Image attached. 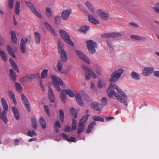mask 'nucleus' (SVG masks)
Wrapping results in <instances>:
<instances>
[{"instance_id": "obj_23", "label": "nucleus", "mask_w": 159, "mask_h": 159, "mask_svg": "<svg viewBox=\"0 0 159 159\" xmlns=\"http://www.w3.org/2000/svg\"><path fill=\"white\" fill-rule=\"evenodd\" d=\"M91 107L96 111H99L101 110V108L100 107V105L98 102H93L91 105Z\"/></svg>"}, {"instance_id": "obj_30", "label": "nucleus", "mask_w": 159, "mask_h": 159, "mask_svg": "<svg viewBox=\"0 0 159 159\" xmlns=\"http://www.w3.org/2000/svg\"><path fill=\"white\" fill-rule=\"evenodd\" d=\"M10 76L12 80L14 82L16 80V74L13 70L11 69L9 70Z\"/></svg>"}, {"instance_id": "obj_3", "label": "nucleus", "mask_w": 159, "mask_h": 159, "mask_svg": "<svg viewBox=\"0 0 159 159\" xmlns=\"http://www.w3.org/2000/svg\"><path fill=\"white\" fill-rule=\"evenodd\" d=\"M51 77L54 87L57 91H60L61 89L60 85L63 86L64 84L62 80L56 75H52Z\"/></svg>"}, {"instance_id": "obj_11", "label": "nucleus", "mask_w": 159, "mask_h": 159, "mask_svg": "<svg viewBox=\"0 0 159 159\" xmlns=\"http://www.w3.org/2000/svg\"><path fill=\"white\" fill-rule=\"evenodd\" d=\"M76 52L78 56L84 61L88 64L90 63L89 59L83 53L79 50H76Z\"/></svg>"}, {"instance_id": "obj_12", "label": "nucleus", "mask_w": 159, "mask_h": 159, "mask_svg": "<svg viewBox=\"0 0 159 159\" xmlns=\"http://www.w3.org/2000/svg\"><path fill=\"white\" fill-rule=\"evenodd\" d=\"M71 13V10L70 9L65 10L62 13L61 16L62 19L64 20H67L69 17Z\"/></svg>"}, {"instance_id": "obj_22", "label": "nucleus", "mask_w": 159, "mask_h": 159, "mask_svg": "<svg viewBox=\"0 0 159 159\" xmlns=\"http://www.w3.org/2000/svg\"><path fill=\"white\" fill-rule=\"evenodd\" d=\"M130 37L132 39L136 40L142 41H145L147 40V39L145 37L138 35H131Z\"/></svg>"}, {"instance_id": "obj_47", "label": "nucleus", "mask_w": 159, "mask_h": 159, "mask_svg": "<svg viewBox=\"0 0 159 159\" xmlns=\"http://www.w3.org/2000/svg\"><path fill=\"white\" fill-rule=\"evenodd\" d=\"M70 113L71 115L75 118H76L77 116L76 111L75 109L73 108H71L70 109Z\"/></svg>"}, {"instance_id": "obj_43", "label": "nucleus", "mask_w": 159, "mask_h": 159, "mask_svg": "<svg viewBox=\"0 0 159 159\" xmlns=\"http://www.w3.org/2000/svg\"><path fill=\"white\" fill-rule=\"evenodd\" d=\"M93 119L95 121L104 122V120L103 118L100 116H94L93 117Z\"/></svg>"}, {"instance_id": "obj_40", "label": "nucleus", "mask_w": 159, "mask_h": 159, "mask_svg": "<svg viewBox=\"0 0 159 159\" xmlns=\"http://www.w3.org/2000/svg\"><path fill=\"white\" fill-rule=\"evenodd\" d=\"M46 14L48 17H51L52 16V13L50 8L48 7L46 8Z\"/></svg>"}, {"instance_id": "obj_14", "label": "nucleus", "mask_w": 159, "mask_h": 159, "mask_svg": "<svg viewBox=\"0 0 159 159\" xmlns=\"http://www.w3.org/2000/svg\"><path fill=\"white\" fill-rule=\"evenodd\" d=\"M154 70L153 67H145L143 70L142 73L144 75L148 76L150 75Z\"/></svg>"}, {"instance_id": "obj_57", "label": "nucleus", "mask_w": 159, "mask_h": 159, "mask_svg": "<svg viewBox=\"0 0 159 159\" xmlns=\"http://www.w3.org/2000/svg\"><path fill=\"white\" fill-rule=\"evenodd\" d=\"M94 69L95 70L96 73L99 75H100L101 73V68L98 66L95 67Z\"/></svg>"}, {"instance_id": "obj_51", "label": "nucleus", "mask_w": 159, "mask_h": 159, "mask_svg": "<svg viewBox=\"0 0 159 159\" xmlns=\"http://www.w3.org/2000/svg\"><path fill=\"white\" fill-rule=\"evenodd\" d=\"M76 121L75 119H73L72 123L71 124L72 130H75L76 129Z\"/></svg>"}, {"instance_id": "obj_46", "label": "nucleus", "mask_w": 159, "mask_h": 159, "mask_svg": "<svg viewBox=\"0 0 159 159\" xmlns=\"http://www.w3.org/2000/svg\"><path fill=\"white\" fill-rule=\"evenodd\" d=\"M31 121L32 122V125L34 129L37 128V121L35 118H31Z\"/></svg>"}, {"instance_id": "obj_17", "label": "nucleus", "mask_w": 159, "mask_h": 159, "mask_svg": "<svg viewBox=\"0 0 159 159\" xmlns=\"http://www.w3.org/2000/svg\"><path fill=\"white\" fill-rule=\"evenodd\" d=\"M89 21L93 25H98L99 24V21L96 19L95 17L92 15H89Z\"/></svg>"}, {"instance_id": "obj_62", "label": "nucleus", "mask_w": 159, "mask_h": 159, "mask_svg": "<svg viewBox=\"0 0 159 159\" xmlns=\"http://www.w3.org/2000/svg\"><path fill=\"white\" fill-rule=\"evenodd\" d=\"M61 135L64 139L67 141H68L69 138L68 137V136L66 134L63 133L61 134Z\"/></svg>"}, {"instance_id": "obj_44", "label": "nucleus", "mask_w": 159, "mask_h": 159, "mask_svg": "<svg viewBox=\"0 0 159 159\" xmlns=\"http://www.w3.org/2000/svg\"><path fill=\"white\" fill-rule=\"evenodd\" d=\"M59 116L61 122L62 123L64 121V114L63 111L61 109L59 110Z\"/></svg>"}, {"instance_id": "obj_33", "label": "nucleus", "mask_w": 159, "mask_h": 159, "mask_svg": "<svg viewBox=\"0 0 159 159\" xmlns=\"http://www.w3.org/2000/svg\"><path fill=\"white\" fill-rule=\"evenodd\" d=\"M1 102L2 104L4 111H7L8 109V105L4 98H1Z\"/></svg>"}, {"instance_id": "obj_32", "label": "nucleus", "mask_w": 159, "mask_h": 159, "mask_svg": "<svg viewBox=\"0 0 159 159\" xmlns=\"http://www.w3.org/2000/svg\"><path fill=\"white\" fill-rule=\"evenodd\" d=\"M61 127V125L59 120L57 121L54 124V129L57 133L59 132V128Z\"/></svg>"}, {"instance_id": "obj_55", "label": "nucleus", "mask_w": 159, "mask_h": 159, "mask_svg": "<svg viewBox=\"0 0 159 159\" xmlns=\"http://www.w3.org/2000/svg\"><path fill=\"white\" fill-rule=\"evenodd\" d=\"M14 0H9L8 6L10 9H12L13 8Z\"/></svg>"}, {"instance_id": "obj_39", "label": "nucleus", "mask_w": 159, "mask_h": 159, "mask_svg": "<svg viewBox=\"0 0 159 159\" xmlns=\"http://www.w3.org/2000/svg\"><path fill=\"white\" fill-rule=\"evenodd\" d=\"M63 66V63L60 60H59L57 65V67L59 72L62 70Z\"/></svg>"}, {"instance_id": "obj_49", "label": "nucleus", "mask_w": 159, "mask_h": 159, "mask_svg": "<svg viewBox=\"0 0 159 159\" xmlns=\"http://www.w3.org/2000/svg\"><path fill=\"white\" fill-rule=\"evenodd\" d=\"M65 90V92L66 94L71 98L73 97L74 96V94L73 92L70 89H66Z\"/></svg>"}, {"instance_id": "obj_42", "label": "nucleus", "mask_w": 159, "mask_h": 159, "mask_svg": "<svg viewBox=\"0 0 159 159\" xmlns=\"http://www.w3.org/2000/svg\"><path fill=\"white\" fill-rule=\"evenodd\" d=\"M105 81L102 80H100L98 84V87L99 88H101L105 86Z\"/></svg>"}, {"instance_id": "obj_7", "label": "nucleus", "mask_w": 159, "mask_h": 159, "mask_svg": "<svg viewBox=\"0 0 159 159\" xmlns=\"http://www.w3.org/2000/svg\"><path fill=\"white\" fill-rule=\"evenodd\" d=\"M25 3L27 6L29 7L31 11L36 16L39 18L42 17L41 14L37 11L36 7L33 4L28 1H26Z\"/></svg>"}, {"instance_id": "obj_2", "label": "nucleus", "mask_w": 159, "mask_h": 159, "mask_svg": "<svg viewBox=\"0 0 159 159\" xmlns=\"http://www.w3.org/2000/svg\"><path fill=\"white\" fill-rule=\"evenodd\" d=\"M58 52L60 54L62 61L66 62L67 60V57L65 51L63 49L64 46L63 44L60 40L58 41Z\"/></svg>"}, {"instance_id": "obj_56", "label": "nucleus", "mask_w": 159, "mask_h": 159, "mask_svg": "<svg viewBox=\"0 0 159 159\" xmlns=\"http://www.w3.org/2000/svg\"><path fill=\"white\" fill-rule=\"evenodd\" d=\"M81 93L83 94V96H84L83 97L87 101H88L89 97L86 95L85 94V92L84 90H82L81 91Z\"/></svg>"}, {"instance_id": "obj_50", "label": "nucleus", "mask_w": 159, "mask_h": 159, "mask_svg": "<svg viewBox=\"0 0 159 159\" xmlns=\"http://www.w3.org/2000/svg\"><path fill=\"white\" fill-rule=\"evenodd\" d=\"M154 11L157 13H159V2H157L155 4L153 7Z\"/></svg>"}, {"instance_id": "obj_60", "label": "nucleus", "mask_w": 159, "mask_h": 159, "mask_svg": "<svg viewBox=\"0 0 159 159\" xmlns=\"http://www.w3.org/2000/svg\"><path fill=\"white\" fill-rule=\"evenodd\" d=\"M20 81L22 83H25L28 81V80L26 76L21 78L20 80Z\"/></svg>"}, {"instance_id": "obj_35", "label": "nucleus", "mask_w": 159, "mask_h": 159, "mask_svg": "<svg viewBox=\"0 0 159 159\" xmlns=\"http://www.w3.org/2000/svg\"><path fill=\"white\" fill-rule=\"evenodd\" d=\"M15 86L16 90L19 93H21L22 91V87L21 84L17 82L15 83Z\"/></svg>"}, {"instance_id": "obj_6", "label": "nucleus", "mask_w": 159, "mask_h": 159, "mask_svg": "<svg viewBox=\"0 0 159 159\" xmlns=\"http://www.w3.org/2000/svg\"><path fill=\"white\" fill-rule=\"evenodd\" d=\"M86 43L89 52L92 54L96 52L95 48L97 47V43L91 40H87Z\"/></svg>"}, {"instance_id": "obj_36", "label": "nucleus", "mask_w": 159, "mask_h": 159, "mask_svg": "<svg viewBox=\"0 0 159 159\" xmlns=\"http://www.w3.org/2000/svg\"><path fill=\"white\" fill-rule=\"evenodd\" d=\"M89 29L90 27L89 26H83L80 28L79 31L83 33L86 34Z\"/></svg>"}, {"instance_id": "obj_8", "label": "nucleus", "mask_w": 159, "mask_h": 159, "mask_svg": "<svg viewBox=\"0 0 159 159\" xmlns=\"http://www.w3.org/2000/svg\"><path fill=\"white\" fill-rule=\"evenodd\" d=\"M97 14L100 19L104 21H107L109 19V14L107 12H103L101 10H98Z\"/></svg>"}, {"instance_id": "obj_52", "label": "nucleus", "mask_w": 159, "mask_h": 159, "mask_svg": "<svg viewBox=\"0 0 159 159\" xmlns=\"http://www.w3.org/2000/svg\"><path fill=\"white\" fill-rule=\"evenodd\" d=\"M27 135L28 136L32 137L34 135L36 136L37 134L34 130L31 131L28 130L27 132Z\"/></svg>"}, {"instance_id": "obj_26", "label": "nucleus", "mask_w": 159, "mask_h": 159, "mask_svg": "<svg viewBox=\"0 0 159 159\" xmlns=\"http://www.w3.org/2000/svg\"><path fill=\"white\" fill-rule=\"evenodd\" d=\"M20 3L19 1H17L15 5V12L16 15H18L20 12Z\"/></svg>"}, {"instance_id": "obj_41", "label": "nucleus", "mask_w": 159, "mask_h": 159, "mask_svg": "<svg viewBox=\"0 0 159 159\" xmlns=\"http://www.w3.org/2000/svg\"><path fill=\"white\" fill-rule=\"evenodd\" d=\"M84 129V125L83 124H79V126L77 129V133L80 134L82 132Z\"/></svg>"}, {"instance_id": "obj_63", "label": "nucleus", "mask_w": 159, "mask_h": 159, "mask_svg": "<svg viewBox=\"0 0 159 159\" xmlns=\"http://www.w3.org/2000/svg\"><path fill=\"white\" fill-rule=\"evenodd\" d=\"M11 66L14 70H16L17 72H19V70H18V67L16 63L13 65H12Z\"/></svg>"}, {"instance_id": "obj_61", "label": "nucleus", "mask_w": 159, "mask_h": 159, "mask_svg": "<svg viewBox=\"0 0 159 159\" xmlns=\"http://www.w3.org/2000/svg\"><path fill=\"white\" fill-rule=\"evenodd\" d=\"M78 7L80 10L83 12L84 13H86L87 12V11L86 9L82 5H78Z\"/></svg>"}, {"instance_id": "obj_18", "label": "nucleus", "mask_w": 159, "mask_h": 159, "mask_svg": "<svg viewBox=\"0 0 159 159\" xmlns=\"http://www.w3.org/2000/svg\"><path fill=\"white\" fill-rule=\"evenodd\" d=\"M34 39L36 44H39L41 42V35L38 32L34 33Z\"/></svg>"}, {"instance_id": "obj_53", "label": "nucleus", "mask_w": 159, "mask_h": 159, "mask_svg": "<svg viewBox=\"0 0 159 159\" xmlns=\"http://www.w3.org/2000/svg\"><path fill=\"white\" fill-rule=\"evenodd\" d=\"M55 21L56 25L59 24L61 22V18L59 16H56L54 18Z\"/></svg>"}, {"instance_id": "obj_48", "label": "nucleus", "mask_w": 159, "mask_h": 159, "mask_svg": "<svg viewBox=\"0 0 159 159\" xmlns=\"http://www.w3.org/2000/svg\"><path fill=\"white\" fill-rule=\"evenodd\" d=\"M0 55L2 59L5 61L7 60V57L4 52L2 50L0 51Z\"/></svg>"}, {"instance_id": "obj_4", "label": "nucleus", "mask_w": 159, "mask_h": 159, "mask_svg": "<svg viewBox=\"0 0 159 159\" xmlns=\"http://www.w3.org/2000/svg\"><path fill=\"white\" fill-rule=\"evenodd\" d=\"M59 33L61 36L66 43L72 46H74V44L70 39L69 35L66 32L63 30H61L59 31Z\"/></svg>"}, {"instance_id": "obj_9", "label": "nucleus", "mask_w": 159, "mask_h": 159, "mask_svg": "<svg viewBox=\"0 0 159 159\" xmlns=\"http://www.w3.org/2000/svg\"><path fill=\"white\" fill-rule=\"evenodd\" d=\"M122 34L119 33H106L104 34H102L101 35V37L103 38H116L117 37H119L122 36Z\"/></svg>"}, {"instance_id": "obj_24", "label": "nucleus", "mask_w": 159, "mask_h": 159, "mask_svg": "<svg viewBox=\"0 0 159 159\" xmlns=\"http://www.w3.org/2000/svg\"><path fill=\"white\" fill-rule=\"evenodd\" d=\"M130 76L133 79L136 80H139L140 79V75L134 71L131 73Z\"/></svg>"}, {"instance_id": "obj_20", "label": "nucleus", "mask_w": 159, "mask_h": 159, "mask_svg": "<svg viewBox=\"0 0 159 159\" xmlns=\"http://www.w3.org/2000/svg\"><path fill=\"white\" fill-rule=\"evenodd\" d=\"M11 110L16 119L17 120H19L20 119V114L17 109L15 107H12Z\"/></svg>"}, {"instance_id": "obj_29", "label": "nucleus", "mask_w": 159, "mask_h": 159, "mask_svg": "<svg viewBox=\"0 0 159 159\" xmlns=\"http://www.w3.org/2000/svg\"><path fill=\"white\" fill-rule=\"evenodd\" d=\"M96 124V122L95 121L90 122L86 129V133L88 134L89 133L93 130V125Z\"/></svg>"}, {"instance_id": "obj_37", "label": "nucleus", "mask_w": 159, "mask_h": 159, "mask_svg": "<svg viewBox=\"0 0 159 159\" xmlns=\"http://www.w3.org/2000/svg\"><path fill=\"white\" fill-rule=\"evenodd\" d=\"M0 118L5 123H7V116L6 115V112L3 111L1 114Z\"/></svg>"}, {"instance_id": "obj_45", "label": "nucleus", "mask_w": 159, "mask_h": 159, "mask_svg": "<svg viewBox=\"0 0 159 159\" xmlns=\"http://www.w3.org/2000/svg\"><path fill=\"white\" fill-rule=\"evenodd\" d=\"M48 70L44 69L41 74V77L42 78H44L47 77L48 75Z\"/></svg>"}, {"instance_id": "obj_10", "label": "nucleus", "mask_w": 159, "mask_h": 159, "mask_svg": "<svg viewBox=\"0 0 159 159\" xmlns=\"http://www.w3.org/2000/svg\"><path fill=\"white\" fill-rule=\"evenodd\" d=\"M21 100L26 109L28 111H30V107L29 102L25 95L23 93H21Z\"/></svg>"}, {"instance_id": "obj_13", "label": "nucleus", "mask_w": 159, "mask_h": 159, "mask_svg": "<svg viewBox=\"0 0 159 159\" xmlns=\"http://www.w3.org/2000/svg\"><path fill=\"white\" fill-rule=\"evenodd\" d=\"M82 68L86 71V73H88V74L91 77L94 78H97V75L95 73L93 70L89 69L87 66L85 65H82Z\"/></svg>"}, {"instance_id": "obj_28", "label": "nucleus", "mask_w": 159, "mask_h": 159, "mask_svg": "<svg viewBox=\"0 0 159 159\" xmlns=\"http://www.w3.org/2000/svg\"><path fill=\"white\" fill-rule=\"evenodd\" d=\"M65 91V89L62 90L61 94V99L64 103L66 102V93Z\"/></svg>"}, {"instance_id": "obj_16", "label": "nucleus", "mask_w": 159, "mask_h": 159, "mask_svg": "<svg viewBox=\"0 0 159 159\" xmlns=\"http://www.w3.org/2000/svg\"><path fill=\"white\" fill-rule=\"evenodd\" d=\"M48 95L51 102H54L55 99V96L53 93L52 89L50 87H49Z\"/></svg>"}, {"instance_id": "obj_59", "label": "nucleus", "mask_w": 159, "mask_h": 159, "mask_svg": "<svg viewBox=\"0 0 159 159\" xmlns=\"http://www.w3.org/2000/svg\"><path fill=\"white\" fill-rule=\"evenodd\" d=\"M28 80H33L36 77V75L34 74H31L26 75Z\"/></svg>"}, {"instance_id": "obj_25", "label": "nucleus", "mask_w": 159, "mask_h": 159, "mask_svg": "<svg viewBox=\"0 0 159 159\" xmlns=\"http://www.w3.org/2000/svg\"><path fill=\"white\" fill-rule=\"evenodd\" d=\"M75 97L78 104L80 106H83L84 104V102L82 100L80 94H76L75 95Z\"/></svg>"}, {"instance_id": "obj_19", "label": "nucleus", "mask_w": 159, "mask_h": 159, "mask_svg": "<svg viewBox=\"0 0 159 159\" xmlns=\"http://www.w3.org/2000/svg\"><path fill=\"white\" fill-rule=\"evenodd\" d=\"M44 24L47 29L49 30L50 33L55 35H57V34L55 32V30L51 25L46 22H44Z\"/></svg>"}, {"instance_id": "obj_64", "label": "nucleus", "mask_w": 159, "mask_h": 159, "mask_svg": "<svg viewBox=\"0 0 159 159\" xmlns=\"http://www.w3.org/2000/svg\"><path fill=\"white\" fill-rule=\"evenodd\" d=\"M7 50L9 54L14 52L13 50L11 48V47L9 45H8L7 46Z\"/></svg>"}, {"instance_id": "obj_5", "label": "nucleus", "mask_w": 159, "mask_h": 159, "mask_svg": "<svg viewBox=\"0 0 159 159\" xmlns=\"http://www.w3.org/2000/svg\"><path fill=\"white\" fill-rule=\"evenodd\" d=\"M123 72V70L121 69L116 70L111 75V78L110 79V81L113 82H117Z\"/></svg>"}, {"instance_id": "obj_34", "label": "nucleus", "mask_w": 159, "mask_h": 159, "mask_svg": "<svg viewBox=\"0 0 159 159\" xmlns=\"http://www.w3.org/2000/svg\"><path fill=\"white\" fill-rule=\"evenodd\" d=\"M89 116V115H86L83 116L79 122V124H83V125H84L87 121Z\"/></svg>"}, {"instance_id": "obj_54", "label": "nucleus", "mask_w": 159, "mask_h": 159, "mask_svg": "<svg viewBox=\"0 0 159 159\" xmlns=\"http://www.w3.org/2000/svg\"><path fill=\"white\" fill-rule=\"evenodd\" d=\"M102 105L105 106L107 104V99L105 97H103L101 100Z\"/></svg>"}, {"instance_id": "obj_31", "label": "nucleus", "mask_w": 159, "mask_h": 159, "mask_svg": "<svg viewBox=\"0 0 159 159\" xmlns=\"http://www.w3.org/2000/svg\"><path fill=\"white\" fill-rule=\"evenodd\" d=\"M40 125L41 126L43 129H45L46 128V124L44 119L42 117H41L39 120Z\"/></svg>"}, {"instance_id": "obj_21", "label": "nucleus", "mask_w": 159, "mask_h": 159, "mask_svg": "<svg viewBox=\"0 0 159 159\" xmlns=\"http://www.w3.org/2000/svg\"><path fill=\"white\" fill-rule=\"evenodd\" d=\"M8 95L9 97L12 100L13 103L15 105H16L17 103V102L16 99L15 98V96L14 93L11 90H8Z\"/></svg>"}, {"instance_id": "obj_58", "label": "nucleus", "mask_w": 159, "mask_h": 159, "mask_svg": "<svg viewBox=\"0 0 159 159\" xmlns=\"http://www.w3.org/2000/svg\"><path fill=\"white\" fill-rule=\"evenodd\" d=\"M44 109H45V110L46 111V113L47 114L48 116H50V112L49 111V107L48 106H47L46 105H45L44 106Z\"/></svg>"}, {"instance_id": "obj_27", "label": "nucleus", "mask_w": 159, "mask_h": 159, "mask_svg": "<svg viewBox=\"0 0 159 159\" xmlns=\"http://www.w3.org/2000/svg\"><path fill=\"white\" fill-rule=\"evenodd\" d=\"M10 34L12 42L14 43H16L17 42V38L15 32L11 30V31Z\"/></svg>"}, {"instance_id": "obj_15", "label": "nucleus", "mask_w": 159, "mask_h": 159, "mask_svg": "<svg viewBox=\"0 0 159 159\" xmlns=\"http://www.w3.org/2000/svg\"><path fill=\"white\" fill-rule=\"evenodd\" d=\"M28 40V39L26 38L25 40L23 39H22L21 40L20 43V49L22 53L25 54V44L26 43Z\"/></svg>"}, {"instance_id": "obj_1", "label": "nucleus", "mask_w": 159, "mask_h": 159, "mask_svg": "<svg viewBox=\"0 0 159 159\" xmlns=\"http://www.w3.org/2000/svg\"><path fill=\"white\" fill-rule=\"evenodd\" d=\"M107 93L109 98H112L114 95L116 99L125 105L127 106L126 100L127 99V97L126 94L115 84L111 83L107 89Z\"/></svg>"}, {"instance_id": "obj_38", "label": "nucleus", "mask_w": 159, "mask_h": 159, "mask_svg": "<svg viewBox=\"0 0 159 159\" xmlns=\"http://www.w3.org/2000/svg\"><path fill=\"white\" fill-rule=\"evenodd\" d=\"M86 5L90 11L91 12L93 13H94L95 12L94 9L93 7V6L91 5L89 2H86Z\"/></svg>"}]
</instances>
